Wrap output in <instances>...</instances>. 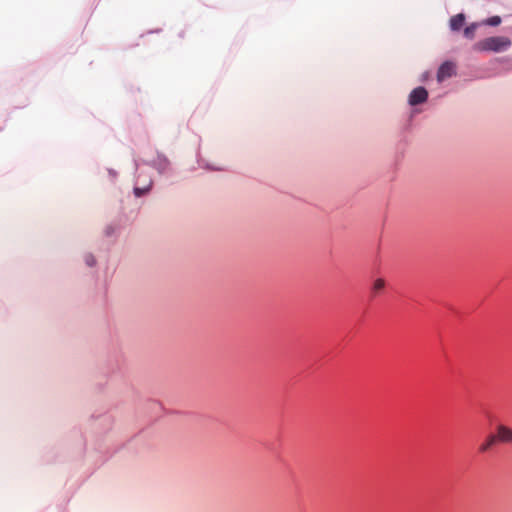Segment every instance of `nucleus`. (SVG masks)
<instances>
[{"label":"nucleus","instance_id":"obj_9","mask_svg":"<svg viewBox=\"0 0 512 512\" xmlns=\"http://www.w3.org/2000/svg\"><path fill=\"white\" fill-rule=\"evenodd\" d=\"M500 23L501 18L499 16H492L485 21V24L490 26H498Z\"/></svg>","mask_w":512,"mask_h":512},{"label":"nucleus","instance_id":"obj_1","mask_svg":"<svg viewBox=\"0 0 512 512\" xmlns=\"http://www.w3.org/2000/svg\"><path fill=\"white\" fill-rule=\"evenodd\" d=\"M511 46V40L505 36H492L476 42L473 46L479 52H502Z\"/></svg>","mask_w":512,"mask_h":512},{"label":"nucleus","instance_id":"obj_11","mask_svg":"<svg viewBox=\"0 0 512 512\" xmlns=\"http://www.w3.org/2000/svg\"><path fill=\"white\" fill-rule=\"evenodd\" d=\"M134 192H135L136 196H141L144 193V190H142L140 188H135Z\"/></svg>","mask_w":512,"mask_h":512},{"label":"nucleus","instance_id":"obj_4","mask_svg":"<svg viewBox=\"0 0 512 512\" xmlns=\"http://www.w3.org/2000/svg\"><path fill=\"white\" fill-rule=\"evenodd\" d=\"M455 73V66L452 62H444L438 69L437 80L442 82L446 78L451 77Z\"/></svg>","mask_w":512,"mask_h":512},{"label":"nucleus","instance_id":"obj_3","mask_svg":"<svg viewBox=\"0 0 512 512\" xmlns=\"http://www.w3.org/2000/svg\"><path fill=\"white\" fill-rule=\"evenodd\" d=\"M428 92L424 87H417L413 89L409 95V104L418 105L427 100Z\"/></svg>","mask_w":512,"mask_h":512},{"label":"nucleus","instance_id":"obj_8","mask_svg":"<svg viewBox=\"0 0 512 512\" xmlns=\"http://www.w3.org/2000/svg\"><path fill=\"white\" fill-rule=\"evenodd\" d=\"M477 28V24L473 23L470 26L464 29V36L468 39H473L475 36V30Z\"/></svg>","mask_w":512,"mask_h":512},{"label":"nucleus","instance_id":"obj_10","mask_svg":"<svg viewBox=\"0 0 512 512\" xmlns=\"http://www.w3.org/2000/svg\"><path fill=\"white\" fill-rule=\"evenodd\" d=\"M85 262L88 266H93L96 261L93 255L88 254L85 256Z\"/></svg>","mask_w":512,"mask_h":512},{"label":"nucleus","instance_id":"obj_2","mask_svg":"<svg viewBox=\"0 0 512 512\" xmlns=\"http://www.w3.org/2000/svg\"><path fill=\"white\" fill-rule=\"evenodd\" d=\"M497 442L509 444L512 443V428L500 424L496 427V434H494Z\"/></svg>","mask_w":512,"mask_h":512},{"label":"nucleus","instance_id":"obj_7","mask_svg":"<svg viewBox=\"0 0 512 512\" xmlns=\"http://www.w3.org/2000/svg\"><path fill=\"white\" fill-rule=\"evenodd\" d=\"M385 288V281L382 278H378L373 282L372 291L374 294H378Z\"/></svg>","mask_w":512,"mask_h":512},{"label":"nucleus","instance_id":"obj_5","mask_svg":"<svg viewBox=\"0 0 512 512\" xmlns=\"http://www.w3.org/2000/svg\"><path fill=\"white\" fill-rule=\"evenodd\" d=\"M497 442L494 434H489L486 439L479 445L478 451L480 453L488 452Z\"/></svg>","mask_w":512,"mask_h":512},{"label":"nucleus","instance_id":"obj_6","mask_svg":"<svg viewBox=\"0 0 512 512\" xmlns=\"http://www.w3.org/2000/svg\"><path fill=\"white\" fill-rule=\"evenodd\" d=\"M465 22V16L464 14L460 13L457 14L450 19V28L454 31L459 30Z\"/></svg>","mask_w":512,"mask_h":512}]
</instances>
